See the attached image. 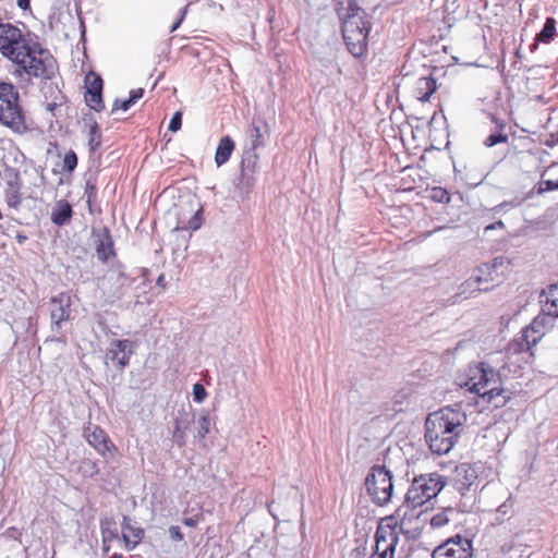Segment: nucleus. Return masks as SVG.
Instances as JSON below:
<instances>
[{
    "label": "nucleus",
    "mask_w": 558,
    "mask_h": 558,
    "mask_svg": "<svg viewBox=\"0 0 558 558\" xmlns=\"http://www.w3.org/2000/svg\"><path fill=\"white\" fill-rule=\"evenodd\" d=\"M110 558H124L122 554H113Z\"/></svg>",
    "instance_id": "50"
},
{
    "label": "nucleus",
    "mask_w": 558,
    "mask_h": 558,
    "mask_svg": "<svg viewBox=\"0 0 558 558\" xmlns=\"http://www.w3.org/2000/svg\"><path fill=\"white\" fill-rule=\"evenodd\" d=\"M207 397V392L204 386L199 383L194 384L193 386V398L197 403H202Z\"/></svg>",
    "instance_id": "38"
},
{
    "label": "nucleus",
    "mask_w": 558,
    "mask_h": 558,
    "mask_svg": "<svg viewBox=\"0 0 558 558\" xmlns=\"http://www.w3.org/2000/svg\"><path fill=\"white\" fill-rule=\"evenodd\" d=\"M157 286L165 288L166 287V280L165 276L160 275L156 281Z\"/></svg>",
    "instance_id": "48"
},
{
    "label": "nucleus",
    "mask_w": 558,
    "mask_h": 558,
    "mask_svg": "<svg viewBox=\"0 0 558 558\" xmlns=\"http://www.w3.org/2000/svg\"><path fill=\"white\" fill-rule=\"evenodd\" d=\"M506 264V259L504 257H497L489 263H484L477 268V275L470 278L466 281L469 286H472L473 282L478 286V290H487L489 287H481L483 283H494L498 282L504 274H499V268L504 267Z\"/></svg>",
    "instance_id": "14"
},
{
    "label": "nucleus",
    "mask_w": 558,
    "mask_h": 558,
    "mask_svg": "<svg viewBox=\"0 0 558 558\" xmlns=\"http://www.w3.org/2000/svg\"><path fill=\"white\" fill-rule=\"evenodd\" d=\"M453 513L452 508H445L433 514L429 519L433 529H441L450 522V514Z\"/></svg>",
    "instance_id": "30"
},
{
    "label": "nucleus",
    "mask_w": 558,
    "mask_h": 558,
    "mask_svg": "<svg viewBox=\"0 0 558 558\" xmlns=\"http://www.w3.org/2000/svg\"><path fill=\"white\" fill-rule=\"evenodd\" d=\"M7 189L4 191V199L10 208L17 209L22 204V179L15 169L7 172Z\"/></svg>",
    "instance_id": "17"
},
{
    "label": "nucleus",
    "mask_w": 558,
    "mask_h": 558,
    "mask_svg": "<svg viewBox=\"0 0 558 558\" xmlns=\"http://www.w3.org/2000/svg\"><path fill=\"white\" fill-rule=\"evenodd\" d=\"M143 95H144V89L143 88L132 89L130 92L129 99L134 105L138 99H141L143 97Z\"/></svg>",
    "instance_id": "43"
},
{
    "label": "nucleus",
    "mask_w": 558,
    "mask_h": 558,
    "mask_svg": "<svg viewBox=\"0 0 558 558\" xmlns=\"http://www.w3.org/2000/svg\"><path fill=\"white\" fill-rule=\"evenodd\" d=\"M473 557V545L472 541L456 535L454 537L448 538L442 544L437 546L432 555V558H472Z\"/></svg>",
    "instance_id": "12"
},
{
    "label": "nucleus",
    "mask_w": 558,
    "mask_h": 558,
    "mask_svg": "<svg viewBox=\"0 0 558 558\" xmlns=\"http://www.w3.org/2000/svg\"><path fill=\"white\" fill-rule=\"evenodd\" d=\"M550 191H558V162H553L542 172L537 184V194Z\"/></svg>",
    "instance_id": "20"
},
{
    "label": "nucleus",
    "mask_w": 558,
    "mask_h": 558,
    "mask_svg": "<svg viewBox=\"0 0 558 558\" xmlns=\"http://www.w3.org/2000/svg\"><path fill=\"white\" fill-rule=\"evenodd\" d=\"M144 536V531L141 527H135L131 524L128 517H123L122 522V538L126 549H133L140 544Z\"/></svg>",
    "instance_id": "22"
},
{
    "label": "nucleus",
    "mask_w": 558,
    "mask_h": 558,
    "mask_svg": "<svg viewBox=\"0 0 558 558\" xmlns=\"http://www.w3.org/2000/svg\"><path fill=\"white\" fill-rule=\"evenodd\" d=\"M83 437L105 460H112L119 457V448L111 440L108 433L99 425L90 422L87 423L83 428Z\"/></svg>",
    "instance_id": "11"
},
{
    "label": "nucleus",
    "mask_w": 558,
    "mask_h": 558,
    "mask_svg": "<svg viewBox=\"0 0 558 558\" xmlns=\"http://www.w3.org/2000/svg\"><path fill=\"white\" fill-rule=\"evenodd\" d=\"M16 3L22 10H27L29 8L31 0H16Z\"/></svg>",
    "instance_id": "46"
},
{
    "label": "nucleus",
    "mask_w": 558,
    "mask_h": 558,
    "mask_svg": "<svg viewBox=\"0 0 558 558\" xmlns=\"http://www.w3.org/2000/svg\"><path fill=\"white\" fill-rule=\"evenodd\" d=\"M391 519L380 520L375 535V544L368 558H396V548L400 536L391 524Z\"/></svg>",
    "instance_id": "10"
},
{
    "label": "nucleus",
    "mask_w": 558,
    "mask_h": 558,
    "mask_svg": "<svg viewBox=\"0 0 558 558\" xmlns=\"http://www.w3.org/2000/svg\"><path fill=\"white\" fill-rule=\"evenodd\" d=\"M210 417L207 413L205 414H202L199 420H198V430H197V434H198V437L201 439H204L210 432Z\"/></svg>",
    "instance_id": "33"
},
{
    "label": "nucleus",
    "mask_w": 558,
    "mask_h": 558,
    "mask_svg": "<svg viewBox=\"0 0 558 558\" xmlns=\"http://www.w3.org/2000/svg\"><path fill=\"white\" fill-rule=\"evenodd\" d=\"M557 22L554 17H547L542 31L535 36L534 43L531 45V51H535L538 44H550L557 36Z\"/></svg>",
    "instance_id": "24"
},
{
    "label": "nucleus",
    "mask_w": 558,
    "mask_h": 558,
    "mask_svg": "<svg viewBox=\"0 0 558 558\" xmlns=\"http://www.w3.org/2000/svg\"><path fill=\"white\" fill-rule=\"evenodd\" d=\"M465 422L466 414L460 408L446 407L430 413L425 422V438L432 452L448 453L457 444Z\"/></svg>",
    "instance_id": "2"
},
{
    "label": "nucleus",
    "mask_w": 558,
    "mask_h": 558,
    "mask_svg": "<svg viewBox=\"0 0 558 558\" xmlns=\"http://www.w3.org/2000/svg\"><path fill=\"white\" fill-rule=\"evenodd\" d=\"M132 106H133V104L131 102V100L129 98L128 99H116L112 105L111 112H116L118 110L126 111Z\"/></svg>",
    "instance_id": "39"
},
{
    "label": "nucleus",
    "mask_w": 558,
    "mask_h": 558,
    "mask_svg": "<svg viewBox=\"0 0 558 558\" xmlns=\"http://www.w3.org/2000/svg\"><path fill=\"white\" fill-rule=\"evenodd\" d=\"M73 210L68 201L61 199L56 204L51 213V220L54 225L61 227L71 220Z\"/></svg>",
    "instance_id": "28"
},
{
    "label": "nucleus",
    "mask_w": 558,
    "mask_h": 558,
    "mask_svg": "<svg viewBox=\"0 0 558 558\" xmlns=\"http://www.w3.org/2000/svg\"><path fill=\"white\" fill-rule=\"evenodd\" d=\"M492 122L495 124L494 131L504 133L506 129V122L502 119L497 118L494 114H489Z\"/></svg>",
    "instance_id": "40"
},
{
    "label": "nucleus",
    "mask_w": 558,
    "mask_h": 558,
    "mask_svg": "<svg viewBox=\"0 0 558 558\" xmlns=\"http://www.w3.org/2000/svg\"><path fill=\"white\" fill-rule=\"evenodd\" d=\"M437 84L433 76H422L417 78L414 86V95L417 100L426 102L430 96L436 92Z\"/></svg>",
    "instance_id": "23"
},
{
    "label": "nucleus",
    "mask_w": 558,
    "mask_h": 558,
    "mask_svg": "<svg viewBox=\"0 0 558 558\" xmlns=\"http://www.w3.org/2000/svg\"><path fill=\"white\" fill-rule=\"evenodd\" d=\"M235 148L233 140L229 135L220 138L215 153V162L218 167L225 165Z\"/></svg>",
    "instance_id": "27"
},
{
    "label": "nucleus",
    "mask_w": 558,
    "mask_h": 558,
    "mask_svg": "<svg viewBox=\"0 0 558 558\" xmlns=\"http://www.w3.org/2000/svg\"><path fill=\"white\" fill-rule=\"evenodd\" d=\"M495 226H488L486 229H494Z\"/></svg>",
    "instance_id": "51"
},
{
    "label": "nucleus",
    "mask_w": 558,
    "mask_h": 558,
    "mask_svg": "<svg viewBox=\"0 0 558 558\" xmlns=\"http://www.w3.org/2000/svg\"><path fill=\"white\" fill-rule=\"evenodd\" d=\"M192 422L193 414L184 410L181 411L179 415L174 418V429L172 433V439L180 447L185 445V433L190 428Z\"/></svg>",
    "instance_id": "21"
},
{
    "label": "nucleus",
    "mask_w": 558,
    "mask_h": 558,
    "mask_svg": "<svg viewBox=\"0 0 558 558\" xmlns=\"http://www.w3.org/2000/svg\"><path fill=\"white\" fill-rule=\"evenodd\" d=\"M430 198L436 203L448 204L451 199V196L446 189L441 186H435L430 190Z\"/></svg>",
    "instance_id": "32"
},
{
    "label": "nucleus",
    "mask_w": 558,
    "mask_h": 558,
    "mask_svg": "<svg viewBox=\"0 0 558 558\" xmlns=\"http://www.w3.org/2000/svg\"><path fill=\"white\" fill-rule=\"evenodd\" d=\"M182 126V112L180 110L175 111L170 120L168 125V130L170 132H178Z\"/></svg>",
    "instance_id": "37"
},
{
    "label": "nucleus",
    "mask_w": 558,
    "mask_h": 558,
    "mask_svg": "<svg viewBox=\"0 0 558 558\" xmlns=\"http://www.w3.org/2000/svg\"><path fill=\"white\" fill-rule=\"evenodd\" d=\"M17 70L28 77L43 81L52 80L58 72V62L51 52L37 39L33 47L24 53Z\"/></svg>",
    "instance_id": "3"
},
{
    "label": "nucleus",
    "mask_w": 558,
    "mask_h": 558,
    "mask_svg": "<svg viewBox=\"0 0 558 558\" xmlns=\"http://www.w3.org/2000/svg\"><path fill=\"white\" fill-rule=\"evenodd\" d=\"M95 250L101 262H107L110 257L116 256L109 228L104 227L96 233Z\"/></svg>",
    "instance_id": "19"
},
{
    "label": "nucleus",
    "mask_w": 558,
    "mask_h": 558,
    "mask_svg": "<svg viewBox=\"0 0 558 558\" xmlns=\"http://www.w3.org/2000/svg\"><path fill=\"white\" fill-rule=\"evenodd\" d=\"M15 239L20 244H22L27 240V236L23 233H17Z\"/></svg>",
    "instance_id": "47"
},
{
    "label": "nucleus",
    "mask_w": 558,
    "mask_h": 558,
    "mask_svg": "<svg viewBox=\"0 0 558 558\" xmlns=\"http://www.w3.org/2000/svg\"><path fill=\"white\" fill-rule=\"evenodd\" d=\"M459 385L477 395L480 402L492 409H500L511 399V392L502 387L499 373L484 362L470 365Z\"/></svg>",
    "instance_id": "1"
},
{
    "label": "nucleus",
    "mask_w": 558,
    "mask_h": 558,
    "mask_svg": "<svg viewBox=\"0 0 558 558\" xmlns=\"http://www.w3.org/2000/svg\"><path fill=\"white\" fill-rule=\"evenodd\" d=\"M543 310L548 315L558 318V282L553 283L543 291Z\"/></svg>",
    "instance_id": "25"
},
{
    "label": "nucleus",
    "mask_w": 558,
    "mask_h": 558,
    "mask_svg": "<svg viewBox=\"0 0 558 558\" xmlns=\"http://www.w3.org/2000/svg\"><path fill=\"white\" fill-rule=\"evenodd\" d=\"M477 480V472L470 463H460L453 471L452 482L454 488L464 495L469 492Z\"/></svg>",
    "instance_id": "16"
},
{
    "label": "nucleus",
    "mask_w": 558,
    "mask_h": 558,
    "mask_svg": "<svg viewBox=\"0 0 558 558\" xmlns=\"http://www.w3.org/2000/svg\"><path fill=\"white\" fill-rule=\"evenodd\" d=\"M132 355V342L130 340H114L110 343L108 357L119 369H123Z\"/></svg>",
    "instance_id": "18"
},
{
    "label": "nucleus",
    "mask_w": 558,
    "mask_h": 558,
    "mask_svg": "<svg viewBox=\"0 0 558 558\" xmlns=\"http://www.w3.org/2000/svg\"><path fill=\"white\" fill-rule=\"evenodd\" d=\"M50 304L52 326L60 328L61 324L68 322L71 317V296L66 292H60L50 299Z\"/></svg>",
    "instance_id": "15"
},
{
    "label": "nucleus",
    "mask_w": 558,
    "mask_h": 558,
    "mask_svg": "<svg viewBox=\"0 0 558 558\" xmlns=\"http://www.w3.org/2000/svg\"><path fill=\"white\" fill-rule=\"evenodd\" d=\"M101 145V132L97 122H94L89 128L88 146L90 151H96Z\"/></svg>",
    "instance_id": "31"
},
{
    "label": "nucleus",
    "mask_w": 558,
    "mask_h": 558,
    "mask_svg": "<svg viewBox=\"0 0 558 558\" xmlns=\"http://www.w3.org/2000/svg\"><path fill=\"white\" fill-rule=\"evenodd\" d=\"M202 222H203L202 213H201V210H197L193 215V217L189 220L187 225L182 226L180 228L184 229V230H197L201 228Z\"/></svg>",
    "instance_id": "36"
},
{
    "label": "nucleus",
    "mask_w": 558,
    "mask_h": 558,
    "mask_svg": "<svg viewBox=\"0 0 558 558\" xmlns=\"http://www.w3.org/2000/svg\"><path fill=\"white\" fill-rule=\"evenodd\" d=\"M445 484L444 476L438 473L422 474L413 480L405 497H408L409 502L423 506L425 502L436 497L444 488Z\"/></svg>",
    "instance_id": "8"
},
{
    "label": "nucleus",
    "mask_w": 558,
    "mask_h": 558,
    "mask_svg": "<svg viewBox=\"0 0 558 558\" xmlns=\"http://www.w3.org/2000/svg\"><path fill=\"white\" fill-rule=\"evenodd\" d=\"M84 464H85V465H88V466H89V469L92 470L90 475L98 474L99 470H98V468H97L96 462H94V461H92V460H85V461H84Z\"/></svg>",
    "instance_id": "45"
},
{
    "label": "nucleus",
    "mask_w": 558,
    "mask_h": 558,
    "mask_svg": "<svg viewBox=\"0 0 558 558\" xmlns=\"http://www.w3.org/2000/svg\"><path fill=\"white\" fill-rule=\"evenodd\" d=\"M372 29V23L363 14H353L348 20L342 21V36L349 52L361 58L368 50V35Z\"/></svg>",
    "instance_id": "5"
},
{
    "label": "nucleus",
    "mask_w": 558,
    "mask_h": 558,
    "mask_svg": "<svg viewBox=\"0 0 558 558\" xmlns=\"http://www.w3.org/2000/svg\"><path fill=\"white\" fill-rule=\"evenodd\" d=\"M84 100L85 104L93 110L100 112L105 109L102 100L104 81L101 76L93 71H89L84 78Z\"/></svg>",
    "instance_id": "13"
},
{
    "label": "nucleus",
    "mask_w": 558,
    "mask_h": 558,
    "mask_svg": "<svg viewBox=\"0 0 558 558\" xmlns=\"http://www.w3.org/2000/svg\"><path fill=\"white\" fill-rule=\"evenodd\" d=\"M0 123L15 134L22 135L29 131L19 93L11 83L0 82Z\"/></svg>",
    "instance_id": "4"
},
{
    "label": "nucleus",
    "mask_w": 558,
    "mask_h": 558,
    "mask_svg": "<svg viewBox=\"0 0 558 558\" xmlns=\"http://www.w3.org/2000/svg\"><path fill=\"white\" fill-rule=\"evenodd\" d=\"M365 486L372 501L378 506L387 505L392 497V475L384 465H374L365 480Z\"/></svg>",
    "instance_id": "7"
},
{
    "label": "nucleus",
    "mask_w": 558,
    "mask_h": 558,
    "mask_svg": "<svg viewBox=\"0 0 558 558\" xmlns=\"http://www.w3.org/2000/svg\"><path fill=\"white\" fill-rule=\"evenodd\" d=\"M183 16H181L171 27V32H174L182 23Z\"/></svg>",
    "instance_id": "49"
},
{
    "label": "nucleus",
    "mask_w": 558,
    "mask_h": 558,
    "mask_svg": "<svg viewBox=\"0 0 558 558\" xmlns=\"http://www.w3.org/2000/svg\"><path fill=\"white\" fill-rule=\"evenodd\" d=\"M77 166V156L75 151L69 150L63 157V170L66 172H73Z\"/></svg>",
    "instance_id": "35"
},
{
    "label": "nucleus",
    "mask_w": 558,
    "mask_h": 558,
    "mask_svg": "<svg viewBox=\"0 0 558 558\" xmlns=\"http://www.w3.org/2000/svg\"><path fill=\"white\" fill-rule=\"evenodd\" d=\"M544 335L545 332L543 322L534 319L527 327L522 330L520 336L515 337L511 342H509L507 354L509 356L525 354L526 359L523 357L524 361L532 359L534 356L532 348L542 340Z\"/></svg>",
    "instance_id": "9"
},
{
    "label": "nucleus",
    "mask_w": 558,
    "mask_h": 558,
    "mask_svg": "<svg viewBox=\"0 0 558 558\" xmlns=\"http://www.w3.org/2000/svg\"><path fill=\"white\" fill-rule=\"evenodd\" d=\"M254 131H255V134H254V140L252 142V147L255 149L263 144V136H262L259 126H255Z\"/></svg>",
    "instance_id": "41"
},
{
    "label": "nucleus",
    "mask_w": 558,
    "mask_h": 558,
    "mask_svg": "<svg viewBox=\"0 0 558 558\" xmlns=\"http://www.w3.org/2000/svg\"><path fill=\"white\" fill-rule=\"evenodd\" d=\"M421 507L422 505L409 502L408 497H405L403 504L397 508L393 514L387 515L381 520L391 519L392 522L390 525L398 535L403 533L405 535L415 536L422 531L427 520Z\"/></svg>",
    "instance_id": "6"
},
{
    "label": "nucleus",
    "mask_w": 558,
    "mask_h": 558,
    "mask_svg": "<svg viewBox=\"0 0 558 558\" xmlns=\"http://www.w3.org/2000/svg\"><path fill=\"white\" fill-rule=\"evenodd\" d=\"M507 142H508V135L507 134L495 131L493 134L488 135L484 140V145L486 147H493V146H495L497 144H504V143H507Z\"/></svg>",
    "instance_id": "34"
},
{
    "label": "nucleus",
    "mask_w": 558,
    "mask_h": 558,
    "mask_svg": "<svg viewBox=\"0 0 558 558\" xmlns=\"http://www.w3.org/2000/svg\"><path fill=\"white\" fill-rule=\"evenodd\" d=\"M169 532H170L171 537L174 541H182L183 539V534L181 533V530H180L179 526H171Z\"/></svg>",
    "instance_id": "44"
},
{
    "label": "nucleus",
    "mask_w": 558,
    "mask_h": 558,
    "mask_svg": "<svg viewBox=\"0 0 558 558\" xmlns=\"http://www.w3.org/2000/svg\"><path fill=\"white\" fill-rule=\"evenodd\" d=\"M201 520H202V514H196L191 518H184L183 524L189 527H195Z\"/></svg>",
    "instance_id": "42"
},
{
    "label": "nucleus",
    "mask_w": 558,
    "mask_h": 558,
    "mask_svg": "<svg viewBox=\"0 0 558 558\" xmlns=\"http://www.w3.org/2000/svg\"><path fill=\"white\" fill-rule=\"evenodd\" d=\"M337 15L341 21L348 20L353 14L365 13L355 0H332Z\"/></svg>",
    "instance_id": "26"
},
{
    "label": "nucleus",
    "mask_w": 558,
    "mask_h": 558,
    "mask_svg": "<svg viewBox=\"0 0 558 558\" xmlns=\"http://www.w3.org/2000/svg\"><path fill=\"white\" fill-rule=\"evenodd\" d=\"M100 530H101L104 548L106 551H108L109 545H107V544L110 543L111 541L118 538L116 522L112 519H106V520L101 521Z\"/></svg>",
    "instance_id": "29"
}]
</instances>
